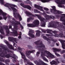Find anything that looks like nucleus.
<instances>
[{"instance_id":"obj_49","label":"nucleus","mask_w":65,"mask_h":65,"mask_svg":"<svg viewBox=\"0 0 65 65\" xmlns=\"http://www.w3.org/2000/svg\"><path fill=\"white\" fill-rule=\"evenodd\" d=\"M58 36H59V35H58V34H56L54 36L55 37H58Z\"/></svg>"},{"instance_id":"obj_50","label":"nucleus","mask_w":65,"mask_h":65,"mask_svg":"<svg viewBox=\"0 0 65 65\" xmlns=\"http://www.w3.org/2000/svg\"><path fill=\"white\" fill-rule=\"evenodd\" d=\"M4 19V20H5L6 21V19H7V17H3Z\"/></svg>"},{"instance_id":"obj_42","label":"nucleus","mask_w":65,"mask_h":65,"mask_svg":"<svg viewBox=\"0 0 65 65\" xmlns=\"http://www.w3.org/2000/svg\"><path fill=\"white\" fill-rule=\"evenodd\" d=\"M12 1H18V2H22V1H19V0H12Z\"/></svg>"},{"instance_id":"obj_11","label":"nucleus","mask_w":65,"mask_h":65,"mask_svg":"<svg viewBox=\"0 0 65 65\" xmlns=\"http://www.w3.org/2000/svg\"><path fill=\"white\" fill-rule=\"evenodd\" d=\"M35 52V50H32L31 51H26V55L28 58L29 59H30L31 57L30 56H28L30 55V54H31V53H34Z\"/></svg>"},{"instance_id":"obj_61","label":"nucleus","mask_w":65,"mask_h":65,"mask_svg":"<svg viewBox=\"0 0 65 65\" xmlns=\"http://www.w3.org/2000/svg\"><path fill=\"white\" fill-rule=\"evenodd\" d=\"M56 45L57 46H59V44H58V43H56Z\"/></svg>"},{"instance_id":"obj_18","label":"nucleus","mask_w":65,"mask_h":65,"mask_svg":"<svg viewBox=\"0 0 65 65\" xmlns=\"http://www.w3.org/2000/svg\"><path fill=\"white\" fill-rule=\"evenodd\" d=\"M25 13L29 17H35V15H33L31 13L29 12H28L26 11Z\"/></svg>"},{"instance_id":"obj_24","label":"nucleus","mask_w":65,"mask_h":65,"mask_svg":"<svg viewBox=\"0 0 65 65\" xmlns=\"http://www.w3.org/2000/svg\"><path fill=\"white\" fill-rule=\"evenodd\" d=\"M43 14H42V15H44V17L46 19V15H46V14H45V12H46V13H48V14H49V13H50V12H44V10H43Z\"/></svg>"},{"instance_id":"obj_55","label":"nucleus","mask_w":65,"mask_h":65,"mask_svg":"<svg viewBox=\"0 0 65 65\" xmlns=\"http://www.w3.org/2000/svg\"><path fill=\"white\" fill-rule=\"evenodd\" d=\"M13 45H14V46H15V47L16 46H17V44H16L15 43H14L13 44Z\"/></svg>"},{"instance_id":"obj_2","label":"nucleus","mask_w":65,"mask_h":65,"mask_svg":"<svg viewBox=\"0 0 65 65\" xmlns=\"http://www.w3.org/2000/svg\"><path fill=\"white\" fill-rule=\"evenodd\" d=\"M5 6L7 7H9V9H10V8H11L12 9L13 11L14 17H15V18H16V16L17 15L18 17V18H19V19L20 21H22V18H21V16L19 14L14 12V11H17V10L15 8H13V7H15L16 6H15L14 5H11L8 3H6L5 5Z\"/></svg>"},{"instance_id":"obj_29","label":"nucleus","mask_w":65,"mask_h":65,"mask_svg":"<svg viewBox=\"0 0 65 65\" xmlns=\"http://www.w3.org/2000/svg\"><path fill=\"white\" fill-rule=\"evenodd\" d=\"M1 28L0 29V32L1 34H4V32L3 31V29L2 28V27L1 26Z\"/></svg>"},{"instance_id":"obj_22","label":"nucleus","mask_w":65,"mask_h":65,"mask_svg":"<svg viewBox=\"0 0 65 65\" xmlns=\"http://www.w3.org/2000/svg\"><path fill=\"white\" fill-rule=\"evenodd\" d=\"M24 8H27L29 10H31V7L30 6L28 5H25L24 6Z\"/></svg>"},{"instance_id":"obj_54","label":"nucleus","mask_w":65,"mask_h":65,"mask_svg":"<svg viewBox=\"0 0 65 65\" xmlns=\"http://www.w3.org/2000/svg\"><path fill=\"white\" fill-rule=\"evenodd\" d=\"M11 25H10L9 26V29H11Z\"/></svg>"},{"instance_id":"obj_64","label":"nucleus","mask_w":65,"mask_h":65,"mask_svg":"<svg viewBox=\"0 0 65 65\" xmlns=\"http://www.w3.org/2000/svg\"><path fill=\"white\" fill-rule=\"evenodd\" d=\"M2 25V24L1 23V22H0V25Z\"/></svg>"},{"instance_id":"obj_12","label":"nucleus","mask_w":65,"mask_h":65,"mask_svg":"<svg viewBox=\"0 0 65 65\" xmlns=\"http://www.w3.org/2000/svg\"><path fill=\"white\" fill-rule=\"evenodd\" d=\"M8 39L10 41H11L13 42V43H14V41L17 43L18 41H17V39L16 38H13L12 37H9L8 38Z\"/></svg>"},{"instance_id":"obj_33","label":"nucleus","mask_w":65,"mask_h":65,"mask_svg":"<svg viewBox=\"0 0 65 65\" xmlns=\"http://www.w3.org/2000/svg\"><path fill=\"white\" fill-rule=\"evenodd\" d=\"M58 36L61 37H65V36L63 35V33H60Z\"/></svg>"},{"instance_id":"obj_43","label":"nucleus","mask_w":65,"mask_h":65,"mask_svg":"<svg viewBox=\"0 0 65 65\" xmlns=\"http://www.w3.org/2000/svg\"><path fill=\"white\" fill-rule=\"evenodd\" d=\"M46 36H50V35H51V36H54V35H52L51 34H50V35L46 34Z\"/></svg>"},{"instance_id":"obj_16","label":"nucleus","mask_w":65,"mask_h":65,"mask_svg":"<svg viewBox=\"0 0 65 65\" xmlns=\"http://www.w3.org/2000/svg\"><path fill=\"white\" fill-rule=\"evenodd\" d=\"M60 41L62 44V47L63 49H65V44L64 43L65 42V40H60Z\"/></svg>"},{"instance_id":"obj_56","label":"nucleus","mask_w":65,"mask_h":65,"mask_svg":"<svg viewBox=\"0 0 65 65\" xmlns=\"http://www.w3.org/2000/svg\"><path fill=\"white\" fill-rule=\"evenodd\" d=\"M30 20H34V18H30Z\"/></svg>"},{"instance_id":"obj_15","label":"nucleus","mask_w":65,"mask_h":65,"mask_svg":"<svg viewBox=\"0 0 65 65\" xmlns=\"http://www.w3.org/2000/svg\"><path fill=\"white\" fill-rule=\"evenodd\" d=\"M4 42L6 43V44H7V45L8 46V47H9L10 49L14 50V48L12 47V45H10V44L8 43V41H7L6 40H4Z\"/></svg>"},{"instance_id":"obj_53","label":"nucleus","mask_w":65,"mask_h":65,"mask_svg":"<svg viewBox=\"0 0 65 65\" xmlns=\"http://www.w3.org/2000/svg\"><path fill=\"white\" fill-rule=\"evenodd\" d=\"M39 41L36 42H35V43H36V44H37V43H38V42H39Z\"/></svg>"},{"instance_id":"obj_39","label":"nucleus","mask_w":65,"mask_h":65,"mask_svg":"<svg viewBox=\"0 0 65 65\" xmlns=\"http://www.w3.org/2000/svg\"><path fill=\"white\" fill-rule=\"evenodd\" d=\"M40 54V52H37L36 54L37 56V57H38Z\"/></svg>"},{"instance_id":"obj_27","label":"nucleus","mask_w":65,"mask_h":65,"mask_svg":"<svg viewBox=\"0 0 65 65\" xmlns=\"http://www.w3.org/2000/svg\"><path fill=\"white\" fill-rule=\"evenodd\" d=\"M50 64L52 65H57L58 63H56V61L54 60H53L52 61L50 62Z\"/></svg>"},{"instance_id":"obj_8","label":"nucleus","mask_w":65,"mask_h":65,"mask_svg":"<svg viewBox=\"0 0 65 65\" xmlns=\"http://www.w3.org/2000/svg\"><path fill=\"white\" fill-rule=\"evenodd\" d=\"M55 2L58 4V6L59 7H65V6H62V4H65V0H62L61 1L60 0H55Z\"/></svg>"},{"instance_id":"obj_57","label":"nucleus","mask_w":65,"mask_h":65,"mask_svg":"<svg viewBox=\"0 0 65 65\" xmlns=\"http://www.w3.org/2000/svg\"><path fill=\"white\" fill-rule=\"evenodd\" d=\"M62 63H65V61H64V60H62Z\"/></svg>"},{"instance_id":"obj_25","label":"nucleus","mask_w":65,"mask_h":65,"mask_svg":"<svg viewBox=\"0 0 65 65\" xmlns=\"http://www.w3.org/2000/svg\"><path fill=\"white\" fill-rule=\"evenodd\" d=\"M0 14L3 15V16H5L6 15V13H4L0 9Z\"/></svg>"},{"instance_id":"obj_63","label":"nucleus","mask_w":65,"mask_h":65,"mask_svg":"<svg viewBox=\"0 0 65 65\" xmlns=\"http://www.w3.org/2000/svg\"><path fill=\"white\" fill-rule=\"evenodd\" d=\"M20 25L22 29H23V27L21 25Z\"/></svg>"},{"instance_id":"obj_46","label":"nucleus","mask_w":65,"mask_h":65,"mask_svg":"<svg viewBox=\"0 0 65 65\" xmlns=\"http://www.w3.org/2000/svg\"><path fill=\"white\" fill-rule=\"evenodd\" d=\"M30 20H31L30 18H28L27 20V22H29L30 21Z\"/></svg>"},{"instance_id":"obj_9","label":"nucleus","mask_w":65,"mask_h":65,"mask_svg":"<svg viewBox=\"0 0 65 65\" xmlns=\"http://www.w3.org/2000/svg\"><path fill=\"white\" fill-rule=\"evenodd\" d=\"M52 7L53 8L52 9H51V11L52 13L54 14H57V12L58 14H60V13H62V12L59 11H57L56 9V7L55 6Z\"/></svg>"},{"instance_id":"obj_5","label":"nucleus","mask_w":65,"mask_h":65,"mask_svg":"<svg viewBox=\"0 0 65 65\" xmlns=\"http://www.w3.org/2000/svg\"><path fill=\"white\" fill-rule=\"evenodd\" d=\"M48 27H53L54 28H57L58 29H59V30L61 31L62 30H63V29H65V27L63 26V25H58V24H52L51 25H48Z\"/></svg>"},{"instance_id":"obj_34","label":"nucleus","mask_w":65,"mask_h":65,"mask_svg":"<svg viewBox=\"0 0 65 65\" xmlns=\"http://www.w3.org/2000/svg\"><path fill=\"white\" fill-rule=\"evenodd\" d=\"M13 59H17L18 58V57H17L16 55H15L14 54H13Z\"/></svg>"},{"instance_id":"obj_59","label":"nucleus","mask_w":65,"mask_h":65,"mask_svg":"<svg viewBox=\"0 0 65 65\" xmlns=\"http://www.w3.org/2000/svg\"><path fill=\"white\" fill-rule=\"evenodd\" d=\"M21 36H19V37H18V38H19V39H20V38H21Z\"/></svg>"},{"instance_id":"obj_14","label":"nucleus","mask_w":65,"mask_h":65,"mask_svg":"<svg viewBox=\"0 0 65 65\" xmlns=\"http://www.w3.org/2000/svg\"><path fill=\"white\" fill-rule=\"evenodd\" d=\"M34 32L33 30L30 29L28 32V35L30 36L31 38H33L34 37V35L32 33H33Z\"/></svg>"},{"instance_id":"obj_7","label":"nucleus","mask_w":65,"mask_h":65,"mask_svg":"<svg viewBox=\"0 0 65 65\" xmlns=\"http://www.w3.org/2000/svg\"><path fill=\"white\" fill-rule=\"evenodd\" d=\"M39 24V21L38 20H36L34 21L33 24H27V26L29 27H37Z\"/></svg>"},{"instance_id":"obj_17","label":"nucleus","mask_w":65,"mask_h":65,"mask_svg":"<svg viewBox=\"0 0 65 65\" xmlns=\"http://www.w3.org/2000/svg\"><path fill=\"white\" fill-rule=\"evenodd\" d=\"M35 7L37 8V9H38L39 10H40L41 11H44L42 9V8H43V7L40 6H38L36 4L35 5Z\"/></svg>"},{"instance_id":"obj_10","label":"nucleus","mask_w":65,"mask_h":65,"mask_svg":"<svg viewBox=\"0 0 65 65\" xmlns=\"http://www.w3.org/2000/svg\"><path fill=\"white\" fill-rule=\"evenodd\" d=\"M43 52L44 53H45L46 54H47L48 55V56H47V58L49 57L50 58H55V57L54 55H52L50 52H49L48 51H47L44 50V49L43 50Z\"/></svg>"},{"instance_id":"obj_31","label":"nucleus","mask_w":65,"mask_h":65,"mask_svg":"<svg viewBox=\"0 0 65 65\" xmlns=\"http://www.w3.org/2000/svg\"><path fill=\"white\" fill-rule=\"evenodd\" d=\"M34 12H35H35H37V13H40V14H42V13L41 12H40L37 10L36 9H35L34 10Z\"/></svg>"},{"instance_id":"obj_26","label":"nucleus","mask_w":65,"mask_h":65,"mask_svg":"<svg viewBox=\"0 0 65 65\" xmlns=\"http://www.w3.org/2000/svg\"><path fill=\"white\" fill-rule=\"evenodd\" d=\"M36 36H39L40 35V31L39 30H37Z\"/></svg>"},{"instance_id":"obj_1","label":"nucleus","mask_w":65,"mask_h":65,"mask_svg":"<svg viewBox=\"0 0 65 65\" xmlns=\"http://www.w3.org/2000/svg\"><path fill=\"white\" fill-rule=\"evenodd\" d=\"M1 47L2 48H0V53L2 52V53L0 54V65H5V64L3 63H2V62H4V60L3 59V58H1V57H7V58H9L10 56L9 55L7 54V53L9 52V50L7 48L6 46L2 45L1 46Z\"/></svg>"},{"instance_id":"obj_62","label":"nucleus","mask_w":65,"mask_h":65,"mask_svg":"<svg viewBox=\"0 0 65 65\" xmlns=\"http://www.w3.org/2000/svg\"><path fill=\"white\" fill-rule=\"evenodd\" d=\"M0 20H2V18L0 16Z\"/></svg>"},{"instance_id":"obj_13","label":"nucleus","mask_w":65,"mask_h":65,"mask_svg":"<svg viewBox=\"0 0 65 65\" xmlns=\"http://www.w3.org/2000/svg\"><path fill=\"white\" fill-rule=\"evenodd\" d=\"M35 63L36 65H48L47 64L42 62V61L39 62L38 61H35Z\"/></svg>"},{"instance_id":"obj_21","label":"nucleus","mask_w":65,"mask_h":65,"mask_svg":"<svg viewBox=\"0 0 65 65\" xmlns=\"http://www.w3.org/2000/svg\"><path fill=\"white\" fill-rule=\"evenodd\" d=\"M46 15V20H47L48 19V18H50V19H52L53 20L55 19V17L54 16H50L49 15Z\"/></svg>"},{"instance_id":"obj_38","label":"nucleus","mask_w":65,"mask_h":65,"mask_svg":"<svg viewBox=\"0 0 65 65\" xmlns=\"http://www.w3.org/2000/svg\"><path fill=\"white\" fill-rule=\"evenodd\" d=\"M55 54L57 57H61V55L57 53H55Z\"/></svg>"},{"instance_id":"obj_20","label":"nucleus","mask_w":65,"mask_h":65,"mask_svg":"<svg viewBox=\"0 0 65 65\" xmlns=\"http://www.w3.org/2000/svg\"><path fill=\"white\" fill-rule=\"evenodd\" d=\"M12 31H13V32H12V34L14 35L15 36H18V34L17 33V32L16 31L14 30V29H12Z\"/></svg>"},{"instance_id":"obj_58","label":"nucleus","mask_w":65,"mask_h":65,"mask_svg":"<svg viewBox=\"0 0 65 65\" xmlns=\"http://www.w3.org/2000/svg\"><path fill=\"white\" fill-rule=\"evenodd\" d=\"M58 63V64L59 63H60V62H59V61H57V62H56V63Z\"/></svg>"},{"instance_id":"obj_48","label":"nucleus","mask_w":65,"mask_h":65,"mask_svg":"<svg viewBox=\"0 0 65 65\" xmlns=\"http://www.w3.org/2000/svg\"><path fill=\"white\" fill-rule=\"evenodd\" d=\"M0 37L1 38V39L3 38V37L1 35H0Z\"/></svg>"},{"instance_id":"obj_19","label":"nucleus","mask_w":65,"mask_h":65,"mask_svg":"<svg viewBox=\"0 0 65 65\" xmlns=\"http://www.w3.org/2000/svg\"><path fill=\"white\" fill-rule=\"evenodd\" d=\"M43 38L45 40H47V41H48L49 40L50 41H54V39H53L52 38H47V37L44 36V37Z\"/></svg>"},{"instance_id":"obj_37","label":"nucleus","mask_w":65,"mask_h":65,"mask_svg":"<svg viewBox=\"0 0 65 65\" xmlns=\"http://www.w3.org/2000/svg\"><path fill=\"white\" fill-rule=\"evenodd\" d=\"M0 2L2 4H4V0H0Z\"/></svg>"},{"instance_id":"obj_32","label":"nucleus","mask_w":65,"mask_h":65,"mask_svg":"<svg viewBox=\"0 0 65 65\" xmlns=\"http://www.w3.org/2000/svg\"><path fill=\"white\" fill-rule=\"evenodd\" d=\"M40 1L43 3H46V2H48L50 1L49 0H41Z\"/></svg>"},{"instance_id":"obj_44","label":"nucleus","mask_w":65,"mask_h":65,"mask_svg":"<svg viewBox=\"0 0 65 65\" xmlns=\"http://www.w3.org/2000/svg\"><path fill=\"white\" fill-rule=\"evenodd\" d=\"M44 10H45L46 11H48V9L46 8H44Z\"/></svg>"},{"instance_id":"obj_35","label":"nucleus","mask_w":65,"mask_h":65,"mask_svg":"<svg viewBox=\"0 0 65 65\" xmlns=\"http://www.w3.org/2000/svg\"><path fill=\"white\" fill-rule=\"evenodd\" d=\"M5 30H6V33H7V34H9V31L8 29V28H6Z\"/></svg>"},{"instance_id":"obj_47","label":"nucleus","mask_w":65,"mask_h":65,"mask_svg":"<svg viewBox=\"0 0 65 65\" xmlns=\"http://www.w3.org/2000/svg\"><path fill=\"white\" fill-rule=\"evenodd\" d=\"M56 33H57V31L56 30L53 31V33H54V34H56Z\"/></svg>"},{"instance_id":"obj_28","label":"nucleus","mask_w":65,"mask_h":65,"mask_svg":"<svg viewBox=\"0 0 65 65\" xmlns=\"http://www.w3.org/2000/svg\"><path fill=\"white\" fill-rule=\"evenodd\" d=\"M46 31L47 33H49V34H51V35H54V34H53L52 33V30L50 29H47Z\"/></svg>"},{"instance_id":"obj_6","label":"nucleus","mask_w":65,"mask_h":65,"mask_svg":"<svg viewBox=\"0 0 65 65\" xmlns=\"http://www.w3.org/2000/svg\"><path fill=\"white\" fill-rule=\"evenodd\" d=\"M35 15L36 17H38V19H39L41 21V26L42 27H45V22H43V21H44V18L43 17H41V16L39 15L35 14Z\"/></svg>"},{"instance_id":"obj_52","label":"nucleus","mask_w":65,"mask_h":65,"mask_svg":"<svg viewBox=\"0 0 65 65\" xmlns=\"http://www.w3.org/2000/svg\"><path fill=\"white\" fill-rule=\"evenodd\" d=\"M5 62H9V60H6L5 61Z\"/></svg>"},{"instance_id":"obj_30","label":"nucleus","mask_w":65,"mask_h":65,"mask_svg":"<svg viewBox=\"0 0 65 65\" xmlns=\"http://www.w3.org/2000/svg\"><path fill=\"white\" fill-rule=\"evenodd\" d=\"M25 3H26L27 4H30L31 6L32 5V3L31 1H28L26 2H25Z\"/></svg>"},{"instance_id":"obj_41","label":"nucleus","mask_w":65,"mask_h":65,"mask_svg":"<svg viewBox=\"0 0 65 65\" xmlns=\"http://www.w3.org/2000/svg\"><path fill=\"white\" fill-rule=\"evenodd\" d=\"M20 5L22 6V7H23L24 8V6H25L26 5H24V3H22L20 4Z\"/></svg>"},{"instance_id":"obj_45","label":"nucleus","mask_w":65,"mask_h":65,"mask_svg":"<svg viewBox=\"0 0 65 65\" xmlns=\"http://www.w3.org/2000/svg\"><path fill=\"white\" fill-rule=\"evenodd\" d=\"M41 30L42 31V32H43V33H46V31H45L43 29H42Z\"/></svg>"},{"instance_id":"obj_60","label":"nucleus","mask_w":65,"mask_h":65,"mask_svg":"<svg viewBox=\"0 0 65 65\" xmlns=\"http://www.w3.org/2000/svg\"><path fill=\"white\" fill-rule=\"evenodd\" d=\"M13 62H15L16 61L15 60H13Z\"/></svg>"},{"instance_id":"obj_36","label":"nucleus","mask_w":65,"mask_h":65,"mask_svg":"<svg viewBox=\"0 0 65 65\" xmlns=\"http://www.w3.org/2000/svg\"><path fill=\"white\" fill-rule=\"evenodd\" d=\"M15 22L16 23L15 24V25H16V24L17 25H20V22L15 21Z\"/></svg>"},{"instance_id":"obj_23","label":"nucleus","mask_w":65,"mask_h":65,"mask_svg":"<svg viewBox=\"0 0 65 65\" xmlns=\"http://www.w3.org/2000/svg\"><path fill=\"white\" fill-rule=\"evenodd\" d=\"M53 49L54 52H56V51H58V52H60V51H61V49H59L56 48H53Z\"/></svg>"},{"instance_id":"obj_4","label":"nucleus","mask_w":65,"mask_h":65,"mask_svg":"<svg viewBox=\"0 0 65 65\" xmlns=\"http://www.w3.org/2000/svg\"><path fill=\"white\" fill-rule=\"evenodd\" d=\"M18 48L19 50V52L21 54V55L22 56V58L24 59L25 62H26L27 63V64L25 65H33V64L32 63L29 62V60L26 58V57H25V55L23 53H22V48L20 47H18Z\"/></svg>"},{"instance_id":"obj_40","label":"nucleus","mask_w":65,"mask_h":65,"mask_svg":"<svg viewBox=\"0 0 65 65\" xmlns=\"http://www.w3.org/2000/svg\"><path fill=\"white\" fill-rule=\"evenodd\" d=\"M60 53L61 54H63V53H65V50H63L62 51H61V50L60 51Z\"/></svg>"},{"instance_id":"obj_51","label":"nucleus","mask_w":65,"mask_h":65,"mask_svg":"<svg viewBox=\"0 0 65 65\" xmlns=\"http://www.w3.org/2000/svg\"><path fill=\"white\" fill-rule=\"evenodd\" d=\"M51 46L52 47L54 46V43H52L51 45Z\"/></svg>"},{"instance_id":"obj_3","label":"nucleus","mask_w":65,"mask_h":65,"mask_svg":"<svg viewBox=\"0 0 65 65\" xmlns=\"http://www.w3.org/2000/svg\"><path fill=\"white\" fill-rule=\"evenodd\" d=\"M37 48H40V49L41 48V50H40V51H41V57L46 62H48V61L47 60L45 57H44L43 56H45V52H43V50L44 48H45V46L43 44L41 43L40 44H39L37 46Z\"/></svg>"}]
</instances>
